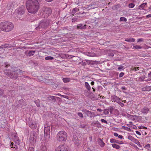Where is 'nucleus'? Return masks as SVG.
I'll return each instance as SVG.
<instances>
[{
	"label": "nucleus",
	"mask_w": 151,
	"mask_h": 151,
	"mask_svg": "<svg viewBox=\"0 0 151 151\" xmlns=\"http://www.w3.org/2000/svg\"><path fill=\"white\" fill-rule=\"evenodd\" d=\"M81 65L83 66H84L86 65V63L85 62H82L80 63Z\"/></svg>",
	"instance_id": "nucleus-52"
},
{
	"label": "nucleus",
	"mask_w": 151,
	"mask_h": 151,
	"mask_svg": "<svg viewBox=\"0 0 151 151\" xmlns=\"http://www.w3.org/2000/svg\"><path fill=\"white\" fill-rule=\"evenodd\" d=\"M88 7L90 9H94L95 8H96L97 6L95 5H90L88 6Z\"/></svg>",
	"instance_id": "nucleus-32"
},
{
	"label": "nucleus",
	"mask_w": 151,
	"mask_h": 151,
	"mask_svg": "<svg viewBox=\"0 0 151 151\" xmlns=\"http://www.w3.org/2000/svg\"><path fill=\"white\" fill-rule=\"evenodd\" d=\"M121 89L125 91L127 90V88L124 86H122L121 88Z\"/></svg>",
	"instance_id": "nucleus-57"
},
{
	"label": "nucleus",
	"mask_w": 151,
	"mask_h": 151,
	"mask_svg": "<svg viewBox=\"0 0 151 151\" xmlns=\"http://www.w3.org/2000/svg\"><path fill=\"white\" fill-rule=\"evenodd\" d=\"M42 15L45 18H47L51 14V10L49 8H43L42 9Z\"/></svg>",
	"instance_id": "nucleus-7"
},
{
	"label": "nucleus",
	"mask_w": 151,
	"mask_h": 151,
	"mask_svg": "<svg viewBox=\"0 0 151 151\" xmlns=\"http://www.w3.org/2000/svg\"><path fill=\"white\" fill-rule=\"evenodd\" d=\"M98 142L101 147H103L104 146L105 144L101 139L99 138L98 140Z\"/></svg>",
	"instance_id": "nucleus-19"
},
{
	"label": "nucleus",
	"mask_w": 151,
	"mask_h": 151,
	"mask_svg": "<svg viewBox=\"0 0 151 151\" xmlns=\"http://www.w3.org/2000/svg\"><path fill=\"white\" fill-rule=\"evenodd\" d=\"M37 137V134L34 131H32L30 133L29 140L32 141H34L36 140Z\"/></svg>",
	"instance_id": "nucleus-10"
},
{
	"label": "nucleus",
	"mask_w": 151,
	"mask_h": 151,
	"mask_svg": "<svg viewBox=\"0 0 151 151\" xmlns=\"http://www.w3.org/2000/svg\"><path fill=\"white\" fill-rule=\"evenodd\" d=\"M114 135L116 137H118L119 136L118 134L115 132L114 133Z\"/></svg>",
	"instance_id": "nucleus-60"
},
{
	"label": "nucleus",
	"mask_w": 151,
	"mask_h": 151,
	"mask_svg": "<svg viewBox=\"0 0 151 151\" xmlns=\"http://www.w3.org/2000/svg\"><path fill=\"white\" fill-rule=\"evenodd\" d=\"M139 69V67H134L133 68V70H134L135 71H136L137 70H138Z\"/></svg>",
	"instance_id": "nucleus-45"
},
{
	"label": "nucleus",
	"mask_w": 151,
	"mask_h": 151,
	"mask_svg": "<svg viewBox=\"0 0 151 151\" xmlns=\"http://www.w3.org/2000/svg\"><path fill=\"white\" fill-rule=\"evenodd\" d=\"M86 24L83 25L82 24H79L77 25V27L78 29H84L86 28Z\"/></svg>",
	"instance_id": "nucleus-15"
},
{
	"label": "nucleus",
	"mask_w": 151,
	"mask_h": 151,
	"mask_svg": "<svg viewBox=\"0 0 151 151\" xmlns=\"http://www.w3.org/2000/svg\"><path fill=\"white\" fill-rule=\"evenodd\" d=\"M132 45H133V46L132 47L133 49H141L142 48V47L140 45H134V44H132Z\"/></svg>",
	"instance_id": "nucleus-23"
},
{
	"label": "nucleus",
	"mask_w": 151,
	"mask_h": 151,
	"mask_svg": "<svg viewBox=\"0 0 151 151\" xmlns=\"http://www.w3.org/2000/svg\"><path fill=\"white\" fill-rule=\"evenodd\" d=\"M136 133L137 134H138V135H141V134L139 132V131H136Z\"/></svg>",
	"instance_id": "nucleus-59"
},
{
	"label": "nucleus",
	"mask_w": 151,
	"mask_h": 151,
	"mask_svg": "<svg viewBox=\"0 0 151 151\" xmlns=\"http://www.w3.org/2000/svg\"><path fill=\"white\" fill-rule=\"evenodd\" d=\"M14 27L13 24L10 22H2L0 23V29L4 31L9 32L11 31Z\"/></svg>",
	"instance_id": "nucleus-2"
},
{
	"label": "nucleus",
	"mask_w": 151,
	"mask_h": 151,
	"mask_svg": "<svg viewBox=\"0 0 151 151\" xmlns=\"http://www.w3.org/2000/svg\"><path fill=\"white\" fill-rule=\"evenodd\" d=\"M117 103L122 107H123L124 106V104L120 102V100L119 101V102H118Z\"/></svg>",
	"instance_id": "nucleus-44"
},
{
	"label": "nucleus",
	"mask_w": 151,
	"mask_h": 151,
	"mask_svg": "<svg viewBox=\"0 0 151 151\" xmlns=\"http://www.w3.org/2000/svg\"><path fill=\"white\" fill-rule=\"evenodd\" d=\"M26 8L29 12L35 14L39 9V3L36 0H27L26 4Z\"/></svg>",
	"instance_id": "nucleus-1"
},
{
	"label": "nucleus",
	"mask_w": 151,
	"mask_h": 151,
	"mask_svg": "<svg viewBox=\"0 0 151 151\" xmlns=\"http://www.w3.org/2000/svg\"><path fill=\"white\" fill-rule=\"evenodd\" d=\"M134 6L135 5L132 3L129 4L128 6L129 7V8H133L134 7Z\"/></svg>",
	"instance_id": "nucleus-40"
},
{
	"label": "nucleus",
	"mask_w": 151,
	"mask_h": 151,
	"mask_svg": "<svg viewBox=\"0 0 151 151\" xmlns=\"http://www.w3.org/2000/svg\"><path fill=\"white\" fill-rule=\"evenodd\" d=\"M86 54L88 56L91 57L94 56L95 55V54L93 53L90 52H86Z\"/></svg>",
	"instance_id": "nucleus-25"
},
{
	"label": "nucleus",
	"mask_w": 151,
	"mask_h": 151,
	"mask_svg": "<svg viewBox=\"0 0 151 151\" xmlns=\"http://www.w3.org/2000/svg\"><path fill=\"white\" fill-rule=\"evenodd\" d=\"M58 141L62 142L65 141L67 139V134L64 131H61L58 132L56 136Z\"/></svg>",
	"instance_id": "nucleus-3"
},
{
	"label": "nucleus",
	"mask_w": 151,
	"mask_h": 151,
	"mask_svg": "<svg viewBox=\"0 0 151 151\" xmlns=\"http://www.w3.org/2000/svg\"><path fill=\"white\" fill-rule=\"evenodd\" d=\"M42 150L43 151H45L46 150V149H47L46 147L45 146H42Z\"/></svg>",
	"instance_id": "nucleus-50"
},
{
	"label": "nucleus",
	"mask_w": 151,
	"mask_h": 151,
	"mask_svg": "<svg viewBox=\"0 0 151 151\" xmlns=\"http://www.w3.org/2000/svg\"><path fill=\"white\" fill-rule=\"evenodd\" d=\"M29 126L32 129H35L37 127V125L35 123L30 121L29 123Z\"/></svg>",
	"instance_id": "nucleus-17"
},
{
	"label": "nucleus",
	"mask_w": 151,
	"mask_h": 151,
	"mask_svg": "<svg viewBox=\"0 0 151 151\" xmlns=\"http://www.w3.org/2000/svg\"><path fill=\"white\" fill-rule=\"evenodd\" d=\"M63 82L66 83L69 82L70 81V79L68 78H64L63 79Z\"/></svg>",
	"instance_id": "nucleus-30"
},
{
	"label": "nucleus",
	"mask_w": 151,
	"mask_h": 151,
	"mask_svg": "<svg viewBox=\"0 0 151 151\" xmlns=\"http://www.w3.org/2000/svg\"><path fill=\"white\" fill-rule=\"evenodd\" d=\"M13 139L15 142L16 143H17L18 144H19V138L18 137H17L16 135L14 136Z\"/></svg>",
	"instance_id": "nucleus-24"
},
{
	"label": "nucleus",
	"mask_w": 151,
	"mask_h": 151,
	"mask_svg": "<svg viewBox=\"0 0 151 151\" xmlns=\"http://www.w3.org/2000/svg\"><path fill=\"white\" fill-rule=\"evenodd\" d=\"M25 8L24 6H22L19 8H18L16 10V17L19 18V19H20L21 15L23 14L25 12Z\"/></svg>",
	"instance_id": "nucleus-4"
},
{
	"label": "nucleus",
	"mask_w": 151,
	"mask_h": 151,
	"mask_svg": "<svg viewBox=\"0 0 151 151\" xmlns=\"http://www.w3.org/2000/svg\"><path fill=\"white\" fill-rule=\"evenodd\" d=\"M82 111L86 114L88 116H89L90 115H92V113H93V112H92L86 109H83L82 110Z\"/></svg>",
	"instance_id": "nucleus-18"
},
{
	"label": "nucleus",
	"mask_w": 151,
	"mask_h": 151,
	"mask_svg": "<svg viewBox=\"0 0 151 151\" xmlns=\"http://www.w3.org/2000/svg\"><path fill=\"white\" fill-rule=\"evenodd\" d=\"M9 46V45L7 44L2 45L0 46V48L3 49L6 48H9L11 47L10 46Z\"/></svg>",
	"instance_id": "nucleus-27"
},
{
	"label": "nucleus",
	"mask_w": 151,
	"mask_h": 151,
	"mask_svg": "<svg viewBox=\"0 0 151 151\" xmlns=\"http://www.w3.org/2000/svg\"><path fill=\"white\" fill-rule=\"evenodd\" d=\"M112 146L113 148L116 149H119L120 148V146L119 145L116 144H112Z\"/></svg>",
	"instance_id": "nucleus-28"
},
{
	"label": "nucleus",
	"mask_w": 151,
	"mask_h": 151,
	"mask_svg": "<svg viewBox=\"0 0 151 151\" xmlns=\"http://www.w3.org/2000/svg\"><path fill=\"white\" fill-rule=\"evenodd\" d=\"M28 151H34V149L32 147H29L28 149Z\"/></svg>",
	"instance_id": "nucleus-43"
},
{
	"label": "nucleus",
	"mask_w": 151,
	"mask_h": 151,
	"mask_svg": "<svg viewBox=\"0 0 151 151\" xmlns=\"http://www.w3.org/2000/svg\"><path fill=\"white\" fill-rule=\"evenodd\" d=\"M56 97L55 96H49L47 97L48 101H49L50 102H54L56 101Z\"/></svg>",
	"instance_id": "nucleus-13"
},
{
	"label": "nucleus",
	"mask_w": 151,
	"mask_h": 151,
	"mask_svg": "<svg viewBox=\"0 0 151 151\" xmlns=\"http://www.w3.org/2000/svg\"><path fill=\"white\" fill-rule=\"evenodd\" d=\"M74 143H76L77 145H78L80 143V142H79V140H77V139H76L75 140Z\"/></svg>",
	"instance_id": "nucleus-42"
},
{
	"label": "nucleus",
	"mask_w": 151,
	"mask_h": 151,
	"mask_svg": "<svg viewBox=\"0 0 151 151\" xmlns=\"http://www.w3.org/2000/svg\"><path fill=\"white\" fill-rule=\"evenodd\" d=\"M101 122L102 123H104L106 124H107L108 123L104 119H101Z\"/></svg>",
	"instance_id": "nucleus-47"
},
{
	"label": "nucleus",
	"mask_w": 151,
	"mask_h": 151,
	"mask_svg": "<svg viewBox=\"0 0 151 151\" xmlns=\"http://www.w3.org/2000/svg\"><path fill=\"white\" fill-rule=\"evenodd\" d=\"M124 73L123 72H121L119 74V77L121 78L124 75Z\"/></svg>",
	"instance_id": "nucleus-49"
},
{
	"label": "nucleus",
	"mask_w": 151,
	"mask_h": 151,
	"mask_svg": "<svg viewBox=\"0 0 151 151\" xmlns=\"http://www.w3.org/2000/svg\"><path fill=\"white\" fill-rule=\"evenodd\" d=\"M135 141H136L137 142L136 144L138 146H141L140 142H139L138 141L137 139H136Z\"/></svg>",
	"instance_id": "nucleus-51"
},
{
	"label": "nucleus",
	"mask_w": 151,
	"mask_h": 151,
	"mask_svg": "<svg viewBox=\"0 0 151 151\" xmlns=\"http://www.w3.org/2000/svg\"><path fill=\"white\" fill-rule=\"evenodd\" d=\"M128 138L130 140H131L132 141H134V140H135L136 139H135L134 137H132L131 135H129L128 137Z\"/></svg>",
	"instance_id": "nucleus-31"
},
{
	"label": "nucleus",
	"mask_w": 151,
	"mask_h": 151,
	"mask_svg": "<svg viewBox=\"0 0 151 151\" xmlns=\"http://www.w3.org/2000/svg\"><path fill=\"white\" fill-rule=\"evenodd\" d=\"M114 109V108L112 107H110L108 109V110H109V111L110 113L111 114H112V111Z\"/></svg>",
	"instance_id": "nucleus-38"
},
{
	"label": "nucleus",
	"mask_w": 151,
	"mask_h": 151,
	"mask_svg": "<svg viewBox=\"0 0 151 151\" xmlns=\"http://www.w3.org/2000/svg\"><path fill=\"white\" fill-rule=\"evenodd\" d=\"M85 86L86 89L88 91H90L91 89V87L89 84L87 82H85Z\"/></svg>",
	"instance_id": "nucleus-22"
},
{
	"label": "nucleus",
	"mask_w": 151,
	"mask_h": 151,
	"mask_svg": "<svg viewBox=\"0 0 151 151\" xmlns=\"http://www.w3.org/2000/svg\"><path fill=\"white\" fill-rule=\"evenodd\" d=\"M77 9L76 8H75L73 9L72 12V14H73V15H74V14H75V13L77 12Z\"/></svg>",
	"instance_id": "nucleus-41"
},
{
	"label": "nucleus",
	"mask_w": 151,
	"mask_h": 151,
	"mask_svg": "<svg viewBox=\"0 0 151 151\" xmlns=\"http://www.w3.org/2000/svg\"><path fill=\"white\" fill-rule=\"evenodd\" d=\"M149 111V108L147 107H144L141 110V112L144 114H147Z\"/></svg>",
	"instance_id": "nucleus-16"
},
{
	"label": "nucleus",
	"mask_w": 151,
	"mask_h": 151,
	"mask_svg": "<svg viewBox=\"0 0 151 151\" xmlns=\"http://www.w3.org/2000/svg\"><path fill=\"white\" fill-rule=\"evenodd\" d=\"M49 23L48 21L45 20L42 21L39 24L38 27H37L36 29L37 30L40 28H47L49 25Z\"/></svg>",
	"instance_id": "nucleus-8"
},
{
	"label": "nucleus",
	"mask_w": 151,
	"mask_h": 151,
	"mask_svg": "<svg viewBox=\"0 0 151 151\" xmlns=\"http://www.w3.org/2000/svg\"><path fill=\"white\" fill-rule=\"evenodd\" d=\"M44 130L45 139L48 141L50 137V127L45 125Z\"/></svg>",
	"instance_id": "nucleus-5"
},
{
	"label": "nucleus",
	"mask_w": 151,
	"mask_h": 151,
	"mask_svg": "<svg viewBox=\"0 0 151 151\" xmlns=\"http://www.w3.org/2000/svg\"><path fill=\"white\" fill-rule=\"evenodd\" d=\"M124 129L128 131H129L130 129L128 127H123Z\"/></svg>",
	"instance_id": "nucleus-56"
},
{
	"label": "nucleus",
	"mask_w": 151,
	"mask_h": 151,
	"mask_svg": "<svg viewBox=\"0 0 151 151\" xmlns=\"http://www.w3.org/2000/svg\"><path fill=\"white\" fill-rule=\"evenodd\" d=\"M150 145L149 144H147L145 146V148L146 149H148L150 148Z\"/></svg>",
	"instance_id": "nucleus-46"
},
{
	"label": "nucleus",
	"mask_w": 151,
	"mask_h": 151,
	"mask_svg": "<svg viewBox=\"0 0 151 151\" xmlns=\"http://www.w3.org/2000/svg\"><path fill=\"white\" fill-rule=\"evenodd\" d=\"M45 59L46 60H52L54 59V58L52 56H48L45 57Z\"/></svg>",
	"instance_id": "nucleus-33"
},
{
	"label": "nucleus",
	"mask_w": 151,
	"mask_h": 151,
	"mask_svg": "<svg viewBox=\"0 0 151 151\" xmlns=\"http://www.w3.org/2000/svg\"><path fill=\"white\" fill-rule=\"evenodd\" d=\"M142 91H149L151 89L150 88V87H146L142 88Z\"/></svg>",
	"instance_id": "nucleus-26"
},
{
	"label": "nucleus",
	"mask_w": 151,
	"mask_h": 151,
	"mask_svg": "<svg viewBox=\"0 0 151 151\" xmlns=\"http://www.w3.org/2000/svg\"><path fill=\"white\" fill-rule=\"evenodd\" d=\"M110 142L112 143H116L119 145L122 144H123V142L116 140L114 139H110Z\"/></svg>",
	"instance_id": "nucleus-14"
},
{
	"label": "nucleus",
	"mask_w": 151,
	"mask_h": 151,
	"mask_svg": "<svg viewBox=\"0 0 151 151\" xmlns=\"http://www.w3.org/2000/svg\"><path fill=\"white\" fill-rule=\"evenodd\" d=\"M148 76L149 78H151V71L150 72V73H149L148 74Z\"/></svg>",
	"instance_id": "nucleus-64"
},
{
	"label": "nucleus",
	"mask_w": 151,
	"mask_h": 151,
	"mask_svg": "<svg viewBox=\"0 0 151 151\" xmlns=\"http://www.w3.org/2000/svg\"><path fill=\"white\" fill-rule=\"evenodd\" d=\"M146 17L147 18H149L150 17H151V14L147 15L146 16Z\"/></svg>",
	"instance_id": "nucleus-62"
},
{
	"label": "nucleus",
	"mask_w": 151,
	"mask_h": 151,
	"mask_svg": "<svg viewBox=\"0 0 151 151\" xmlns=\"http://www.w3.org/2000/svg\"><path fill=\"white\" fill-rule=\"evenodd\" d=\"M22 70L20 69L17 70L10 73V77L12 78L16 79L19 75L22 74Z\"/></svg>",
	"instance_id": "nucleus-6"
},
{
	"label": "nucleus",
	"mask_w": 151,
	"mask_h": 151,
	"mask_svg": "<svg viewBox=\"0 0 151 151\" xmlns=\"http://www.w3.org/2000/svg\"><path fill=\"white\" fill-rule=\"evenodd\" d=\"M124 68V66L121 65L119 66V67L118 68V69L119 70H123Z\"/></svg>",
	"instance_id": "nucleus-39"
},
{
	"label": "nucleus",
	"mask_w": 151,
	"mask_h": 151,
	"mask_svg": "<svg viewBox=\"0 0 151 151\" xmlns=\"http://www.w3.org/2000/svg\"><path fill=\"white\" fill-rule=\"evenodd\" d=\"M35 51H29L28 52V55L29 56H30L33 55H34V54L35 53Z\"/></svg>",
	"instance_id": "nucleus-29"
},
{
	"label": "nucleus",
	"mask_w": 151,
	"mask_h": 151,
	"mask_svg": "<svg viewBox=\"0 0 151 151\" xmlns=\"http://www.w3.org/2000/svg\"><path fill=\"white\" fill-rule=\"evenodd\" d=\"M35 102L37 106L38 107H39L40 106V101L39 100H37L35 101Z\"/></svg>",
	"instance_id": "nucleus-36"
},
{
	"label": "nucleus",
	"mask_w": 151,
	"mask_h": 151,
	"mask_svg": "<svg viewBox=\"0 0 151 151\" xmlns=\"http://www.w3.org/2000/svg\"><path fill=\"white\" fill-rule=\"evenodd\" d=\"M127 117L129 119L132 120L134 122H136L137 121L138 116L136 115H131L130 114H128Z\"/></svg>",
	"instance_id": "nucleus-11"
},
{
	"label": "nucleus",
	"mask_w": 151,
	"mask_h": 151,
	"mask_svg": "<svg viewBox=\"0 0 151 151\" xmlns=\"http://www.w3.org/2000/svg\"><path fill=\"white\" fill-rule=\"evenodd\" d=\"M111 99L114 102H116L117 103L119 102L120 100V98L116 96L113 95L111 96Z\"/></svg>",
	"instance_id": "nucleus-12"
},
{
	"label": "nucleus",
	"mask_w": 151,
	"mask_h": 151,
	"mask_svg": "<svg viewBox=\"0 0 151 151\" xmlns=\"http://www.w3.org/2000/svg\"><path fill=\"white\" fill-rule=\"evenodd\" d=\"M85 125L84 124L81 125H80V127L81 128H83L85 127Z\"/></svg>",
	"instance_id": "nucleus-63"
},
{
	"label": "nucleus",
	"mask_w": 151,
	"mask_h": 151,
	"mask_svg": "<svg viewBox=\"0 0 151 151\" xmlns=\"http://www.w3.org/2000/svg\"><path fill=\"white\" fill-rule=\"evenodd\" d=\"M127 20V19L126 18L123 17H121L119 20L120 21H124L125 22H126Z\"/></svg>",
	"instance_id": "nucleus-34"
},
{
	"label": "nucleus",
	"mask_w": 151,
	"mask_h": 151,
	"mask_svg": "<svg viewBox=\"0 0 151 151\" xmlns=\"http://www.w3.org/2000/svg\"><path fill=\"white\" fill-rule=\"evenodd\" d=\"M125 41L129 42H134L135 41V40L132 38H127L126 39Z\"/></svg>",
	"instance_id": "nucleus-20"
},
{
	"label": "nucleus",
	"mask_w": 151,
	"mask_h": 151,
	"mask_svg": "<svg viewBox=\"0 0 151 151\" xmlns=\"http://www.w3.org/2000/svg\"><path fill=\"white\" fill-rule=\"evenodd\" d=\"M118 138L120 139H122L123 138V136L121 135H119L118 136Z\"/></svg>",
	"instance_id": "nucleus-61"
},
{
	"label": "nucleus",
	"mask_w": 151,
	"mask_h": 151,
	"mask_svg": "<svg viewBox=\"0 0 151 151\" xmlns=\"http://www.w3.org/2000/svg\"><path fill=\"white\" fill-rule=\"evenodd\" d=\"M77 114L78 116H79L81 119L83 118V116L82 113L81 112H78Z\"/></svg>",
	"instance_id": "nucleus-37"
},
{
	"label": "nucleus",
	"mask_w": 151,
	"mask_h": 151,
	"mask_svg": "<svg viewBox=\"0 0 151 151\" xmlns=\"http://www.w3.org/2000/svg\"><path fill=\"white\" fill-rule=\"evenodd\" d=\"M143 41V40L142 38H139L137 40V42H138Z\"/></svg>",
	"instance_id": "nucleus-48"
},
{
	"label": "nucleus",
	"mask_w": 151,
	"mask_h": 151,
	"mask_svg": "<svg viewBox=\"0 0 151 151\" xmlns=\"http://www.w3.org/2000/svg\"><path fill=\"white\" fill-rule=\"evenodd\" d=\"M103 112L105 115L109 114V110L108 109H104L103 111Z\"/></svg>",
	"instance_id": "nucleus-35"
},
{
	"label": "nucleus",
	"mask_w": 151,
	"mask_h": 151,
	"mask_svg": "<svg viewBox=\"0 0 151 151\" xmlns=\"http://www.w3.org/2000/svg\"><path fill=\"white\" fill-rule=\"evenodd\" d=\"M14 143L12 142L11 143V148H17V147H15L14 146Z\"/></svg>",
	"instance_id": "nucleus-53"
},
{
	"label": "nucleus",
	"mask_w": 151,
	"mask_h": 151,
	"mask_svg": "<svg viewBox=\"0 0 151 151\" xmlns=\"http://www.w3.org/2000/svg\"><path fill=\"white\" fill-rule=\"evenodd\" d=\"M147 3H144L139 6V9H144V8L147 6Z\"/></svg>",
	"instance_id": "nucleus-21"
},
{
	"label": "nucleus",
	"mask_w": 151,
	"mask_h": 151,
	"mask_svg": "<svg viewBox=\"0 0 151 151\" xmlns=\"http://www.w3.org/2000/svg\"><path fill=\"white\" fill-rule=\"evenodd\" d=\"M97 124V125L96 126L99 127V126L100 125V124L99 123V122L98 121L96 122L95 123H94V124Z\"/></svg>",
	"instance_id": "nucleus-55"
},
{
	"label": "nucleus",
	"mask_w": 151,
	"mask_h": 151,
	"mask_svg": "<svg viewBox=\"0 0 151 151\" xmlns=\"http://www.w3.org/2000/svg\"><path fill=\"white\" fill-rule=\"evenodd\" d=\"M78 19L77 18H73L72 20V22H75L76 21H77V20Z\"/></svg>",
	"instance_id": "nucleus-54"
},
{
	"label": "nucleus",
	"mask_w": 151,
	"mask_h": 151,
	"mask_svg": "<svg viewBox=\"0 0 151 151\" xmlns=\"http://www.w3.org/2000/svg\"><path fill=\"white\" fill-rule=\"evenodd\" d=\"M151 80V78H149L147 79H145L144 81H149Z\"/></svg>",
	"instance_id": "nucleus-58"
},
{
	"label": "nucleus",
	"mask_w": 151,
	"mask_h": 151,
	"mask_svg": "<svg viewBox=\"0 0 151 151\" xmlns=\"http://www.w3.org/2000/svg\"><path fill=\"white\" fill-rule=\"evenodd\" d=\"M56 151H69L68 146L66 145H59L56 149Z\"/></svg>",
	"instance_id": "nucleus-9"
}]
</instances>
